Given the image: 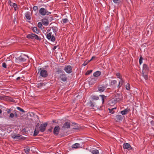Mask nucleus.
I'll list each match as a JSON object with an SVG mask.
<instances>
[{"mask_svg": "<svg viewBox=\"0 0 154 154\" xmlns=\"http://www.w3.org/2000/svg\"><path fill=\"white\" fill-rule=\"evenodd\" d=\"M143 60V58L141 56H140V59L139 60V62L140 64H141L142 63V60Z\"/></svg>", "mask_w": 154, "mask_h": 154, "instance_id": "79ce46f5", "label": "nucleus"}, {"mask_svg": "<svg viewBox=\"0 0 154 154\" xmlns=\"http://www.w3.org/2000/svg\"><path fill=\"white\" fill-rule=\"evenodd\" d=\"M58 79L63 82H65L67 80V78L66 75L63 73L60 74L58 77Z\"/></svg>", "mask_w": 154, "mask_h": 154, "instance_id": "f8f14e48", "label": "nucleus"}, {"mask_svg": "<svg viewBox=\"0 0 154 154\" xmlns=\"http://www.w3.org/2000/svg\"><path fill=\"white\" fill-rule=\"evenodd\" d=\"M63 24H64L67 23L68 21V20L66 18H65L62 19Z\"/></svg>", "mask_w": 154, "mask_h": 154, "instance_id": "473e14b6", "label": "nucleus"}, {"mask_svg": "<svg viewBox=\"0 0 154 154\" xmlns=\"http://www.w3.org/2000/svg\"><path fill=\"white\" fill-rule=\"evenodd\" d=\"M43 84V83H40L38 84V87H42Z\"/></svg>", "mask_w": 154, "mask_h": 154, "instance_id": "de8ad7c7", "label": "nucleus"}, {"mask_svg": "<svg viewBox=\"0 0 154 154\" xmlns=\"http://www.w3.org/2000/svg\"><path fill=\"white\" fill-rule=\"evenodd\" d=\"M101 74V72L100 71H97L94 73L93 76L95 77L99 76Z\"/></svg>", "mask_w": 154, "mask_h": 154, "instance_id": "412c9836", "label": "nucleus"}, {"mask_svg": "<svg viewBox=\"0 0 154 154\" xmlns=\"http://www.w3.org/2000/svg\"><path fill=\"white\" fill-rule=\"evenodd\" d=\"M70 128V124L69 122H66L62 126V128L63 130L66 129H68Z\"/></svg>", "mask_w": 154, "mask_h": 154, "instance_id": "ddd939ff", "label": "nucleus"}, {"mask_svg": "<svg viewBox=\"0 0 154 154\" xmlns=\"http://www.w3.org/2000/svg\"><path fill=\"white\" fill-rule=\"evenodd\" d=\"M42 24L45 26H48L49 24V21L48 19L44 18L42 19Z\"/></svg>", "mask_w": 154, "mask_h": 154, "instance_id": "f3484780", "label": "nucleus"}, {"mask_svg": "<svg viewBox=\"0 0 154 154\" xmlns=\"http://www.w3.org/2000/svg\"><path fill=\"white\" fill-rule=\"evenodd\" d=\"M114 98L118 102L120 101L123 100V97L121 94L117 93L115 96Z\"/></svg>", "mask_w": 154, "mask_h": 154, "instance_id": "1a4fd4ad", "label": "nucleus"}, {"mask_svg": "<svg viewBox=\"0 0 154 154\" xmlns=\"http://www.w3.org/2000/svg\"><path fill=\"white\" fill-rule=\"evenodd\" d=\"M11 112V110L10 109H8L7 111V112L9 113Z\"/></svg>", "mask_w": 154, "mask_h": 154, "instance_id": "3c124183", "label": "nucleus"}, {"mask_svg": "<svg viewBox=\"0 0 154 154\" xmlns=\"http://www.w3.org/2000/svg\"><path fill=\"white\" fill-rule=\"evenodd\" d=\"M38 73L40 75V76L43 78H46L48 75L47 71L46 70L41 68H38Z\"/></svg>", "mask_w": 154, "mask_h": 154, "instance_id": "f257e3e1", "label": "nucleus"}, {"mask_svg": "<svg viewBox=\"0 0 154 154\" xmlns=\"http://www.w3.org/2000/svg\"><path fill=\"white\" fill-rule=\"evenodd\" d=\"M130 147H131V146L129 143H125L123 144V148L124 149H128Z\"/></svg>", "mask_w": 154, "mask_h": 154, "instance_id": "5701e85b", "label": "nucleus"}, {"mask_svg": "<svg viewBox=\"0 0 154 154\" xmlns=\"http://www.w3.org/2000/svg\"><path fill=\"white\" fill-rule=\"evenodd\" d=\"M55 35L52 32H49L46 35L47 38L51 42H54L55 40Z\"/></svg>", "mask_w": 154, "mask_h": 154, "instance_id": "20e7f679", "label": "nucleus"}, {"mask_svg": "<svg viewBox=\"0 0 154 154\" xmlns=\"http://www.w3.org/2000/svg\"><path fill=\"white\" fill-rule=\"evenodd\" d=\"M91 152L93 154H99V151L97 149H94L92 150Z\"/></svg>", "mask_w": 154, "mask_h": 154, "instance_id": "7c9ffc66", "label": "nucleus"}, {"mask_svg": "<svg viewBox=\"0 0 154 154\" xmlns=\"http://www.w3.org/2000/svg\"><path fill=\"white\" fill-rule=\"evenodd\" d=\"M130 109H125L124 110L121 111V113L122 115H124L127 114L129 112Z\"/></svg>", "mask_w": 154, "mask_h": 154, "instance_id": "aec40b11", "label": "nucleus"}, {"mask_svg": "<svg viewBox=\"0 0 154 154\" xmlns=\"http://www.w3.org/2000/svg\"><path fill=\"white\" fill-rule=\"evenodd\" d=\"M42 23L41 22H38V27L40 28H42Z\"/></svg>", "mask_w": 154, "mask_h": 154, "instance_id": "a19ab883", "label": "nucleus"}, {"mask_svg": "<svg viewBox=\"0 0 154 154\" xmlns=\"http://www.w3.org/2000/svg\"><path fill=\"white\" fill-rule=\"evenodd\" d=\"M92 60V59H91L90 60H88V62H90V61H91Z\"/></svg>", "mask_w": 154, "mask_h": 154, "instance_id": "13d9d810", "label": "nucleus"}, {"mask_svg": "<svg viewBox=\"0 0 154 154\" xmlns=\"http://www.w3.org/2000/svg\"><path fill=\"white\" fill-rule=\"evenodd\" d=\"M20 79V77H17L16 79V80H19Z\"/></svg>", "mask_w": 154, "mask_h": 154, "instance_id": "5fc2aeb1", "label": "nucleus"}, {"mask_svg": "<svg viewBox=\"0 0 154 154\" xmlns=\"http://www.w3.org/2000/svg\"><path fill=\"white\" fill-rule=\"evenodd\" d=\"M33 9L35 11H36L38 10V7L37 6H35L33 7Z\"/></svg>", "mask_w": 154, "mask_h": 154, "instance_id": "37998d69", "label": "nucleus"}, {"mask_svg": "<svg viewBox=\"0 0 154 154\" xmlns=\"http://www.w3.org/2000/svg\"><path fill=\"white\" fill-rule=\"evenodd\" d=\"M106 87L105 86L101 85L98 88V91L100 92H103L106 89Z\"/></svg>", "mask_w": 154, "mask_h": 154, "instance_id": "6ab92c4d", "label": "nucleus"}, {"mask_svg": "<svg viewBox=\"0 0 154 154\" xmlns=\"http://www.w3.org/2000/svg\"><path fill=\"white\" fill-rule=\"evenodd\" d=\"M2 66L3 67L6 68L7 67V64L6 63L4 62L2 64Z\"/></svg>", "mask_w": 154, "mask_h": 154, "instance_id": "a18cd8bd", "label": "nucleus"}, {"mask_svg": "<svg viewBox=\"0 0 154 154\" xmlns=\"http://www.w3.org/2000/svg\"><path fill=\"white\" fill-rule=\"evenodd\" d=\"M38 11L40 15L43 16L48 15L51 13V12L48 11L46 9L44 8H40Z\"/></svg>", "mask_w": 154, "mask_h": 154, "instance_id": "f03ea898", "label": "nucleus"}, {"mask_svg": "<svg viewBox=\"0 0 154 154\" xmlns=\"http://www.w3.org/2000/svg\"><path fill=\"white\" fill-rule=\"evenodd\" d=\"M14 116L17 117V114L16 112L14 113Z\"/></svg>", "mask_w": 154, "mask_h": 154, "instance_id": "6e6d98bb", "label": "nucleus"}, {"mask_svg": "<svg viewBox=\"0 0 154 154\" xmlns=\"http://www.w3.org/2000/svg\"><path fill=\"white\" fill-rule=\"evenodd\" d=\"M72 68L70 65L66 66L64 69L65 71L67 73H70L72 72Z\"/></svg>", "mask_w": 154, "mask_h": 154, "instance_id": "9d476101", "label": "nucleus"}, {"mask_svg": "<svg viewBox=\"0 0 154 154\" xmlns=\"http://www.w3.org/2000/svg\"><path fill=\"white\" fill-rule=\"evenodd\" d=\"M80 146V144L79 143H75L72 146V147L73 148H79Z\"/></svg>", "mask_w": 154, "mask_h": 154, "instance_id": "bb28decb", "label": "nucleus"}, {"mask_svg": "<svg viewBox=\"0 0 154 154\" xmlns=\"http://www.w3.org/2000/svg\"><path fill=\"white\" fill-rule=\"evenodd\" d=\"M25 57L28 58L27 56L25 55H22L16 59V62L17 63H19L20 62H24L25 61L26 59L25 58Z\"/></svg>", "mask_w": 154, "mask_h": 154, "instance_id": "423d86ee", "label": "nucleus"}, {"mask_svg": "<svg viewBox=\"0 0 154 154\" xmlns=\"http://www.w3.org/2000/svg\"><path fill=\"white\" fill-rule=\"evenodd\" d=\"M116 109V108H113L111 109H109V112L110 113H111L112 114H113L115 112L114 111V109Z\"/></svg>", "mask_w": 154, "mask_h": 154, "instance_id": "72a5a7b5", "label": "nucleus"}, {"mask_svg": "<svg viewBox=\"0 0 154 154\" xmlns=\"http://www.w3.org/2000/svg\"><path fill=\"white\" fill-rule=\"evenodd\" d=\"M57 48V46H55L54 47L53 49L54 50H55L56 48Z\"/></svg>", "mask_w": 154, "mask_h": 154, "instance_id": "603ef678", "label": "nucleus"}, {"mask_svg": "<svg viewBox=\"0 0 154 154\" xmlns=\"http://www.w3.org/2000/svg\"><path fill=\"white\" fill-rule=\"evenodd\" d=\"M125 88L127 90H129L130 89V85L129 83H127L125 85Z\"/></svg>", "mask_w": 154, "mask_h": 154, "instance_id": "2f4dec72", "label": "nucleus"}, {"mask_svg": "<svg viewBox=\"0 0 154 154\" xmlns=\"http://www.w3.org/2000/svg\"><path fill=\"white\" fill-rule=\"evenodd\" d=\"M151 124L153 125H154V121H152L151 122Z\"/></svg>", "mask_w": 154, "mask_h": 154, "instance_id": "864d4df0", "label": "nucleus"}, {"mask_svg": "<svg viewBox=\"0 0 154 154\" xmlns=\"http://www.w3.org/2000/svg\"><path fill=\"white\" fill-rule=\"evenodd\" d=\"M95 57L94 56H93L91 58V59L93 60L95 58Z\"/></svg>", "mask_w": 154, "mask_h": 154, "instance_id": "4d7b16f0", "label": "nucleus"}, {"mask_svg": "<svg viewBox=\"0 0 154 154\" xmlns=\"http://www.w3.org/2000/svg\"><path fill=\"white\" fill-rule=\"evenodd\" d=\"M99 96L101 98L102 101V103H103L104 101V98L105 97V96L103 95H100Z\"/></svg>", "mask_w": 154, "mask_h": 154, "instance_id": "f704fd0d", "label": "nucleus"}, {"mask_svg": "<svg viewBox=\"0 0 154 154\" xmlns=\"http://www.w3.org/2000/svg\"><path fill=\"white\" fill-rule=\"evenodd\" d=\"M12 137L16 140L18 141L20 140H24L25 139V137L19 134H14L12 135Z\"/></svg>", "mask_w": 154, "mask_h": 154, "instance_id": "39448f33", "label": "nucleus"}, {"mask_svg": "<svg viewBox=\"0 0 154 154\" xmlns=\"http://www.w3.org/2000/svg\"><path fill=\"white\" fill-rule=\"evenodd\" d=\"M2 113V110L0 109V114Z\"/></svg>", "mask_w": 154, "mask_h": 154, "instance_id": "bf43d9fd", "label": "nucleus"}, {"mask_svg": "<svg viewBox=\"0 0 154 154\" xmlns=\"http://www.w3.org/2000/svg\"><path fill=\"white\" fill-rule=\"evenodd\" d=\"M116 76L118 78L120 79H122V75H121L120 73L119 72H118L116 74Z\"/></svg>", "mask_w": 154, "mask_h": 154, "instance_id": "e433bc0d", "label": "nucleus"}, {"mask_svg": "<svg viewBox=\"0 0 154 154\" xmlns=\"http://www.w3.org/2000/svg\"><path fill=\"white\" fill-rule=\"evenodd\" d=\"M32 30L33 32L36 33L37 34H38L39 33V29H38L37 27H33Z\"/></svg>", "mask_w": 154, "mask_h": 154, "instance_id": "393cba45", "label": "nucleus"}, {"mask_svg": "<svg viewBox=\"0 0 154 154\" xmlns=\"http://www.w3.org/2000/svg\"><path fill=\"white\" fill-rule=\"evenodd\" d=\"M14 117V114L13 113H11L9 116L10 118H12Z\"/></svg>", "mask_w": 154, "mask_h": 154, "instance_id": "49530a36", "label": "nucleus"}, {"mask_svg": "<svg viewBox=\"0 0 154 154\" xmlns=\"http://www.w3.org/2000/svg\"><path fill=\"white\" fill-rule=\"evenodd\" d=\"M39 131L38 128H35L33 136H37L38 134Z\"/></svg>", "mask_w": 154, "mask_h": 154, "instance_id": "a878e982", "label": "nucleus"}, {"mask_svg": "<svg viewBox=\"0 0 154 154\" xmlns=\"http://www.w3.org/2000/svg\"><path fill=\"white\" fill-rule=\"evenodd\" d=\"M60 128L59 126H56L54 129L53 133L54 134L57 135L59 134V131H60Z\"/></svg>", "mask_w": 154, "mask_h": 154, "instance_id": "4468645a", "label": "nucleus"}, {"mask_svg": "<svg viewBox=\"0 0 154 154\" xmlns=\"http://www.w3.org/2000/svg\"><path fill=\"white\" fill-rule=\"evenodd\" d=\"M92 98L93 100H97L99 99V97L98 96H94L92 97Z\"/></svg>", "mask_w": 154, "mask_h": 154, "instance_id": "ea45409f", "label": "nucleus"}, {"mask_svg": "<svg viewBox=\"0 0 154 154\" xmlns=\"http://www.w3.org/2000/svg\"><path fill=\"white\" fill-rule=\"evenodd\" d=\"M148 70V68L147 65L146 64H144L143 66V70Z\"/></svg>", "mask_w": 154, "mask_h": 154, "instance_id": "c756f323", "label": "nucleus"}, {"mask_svg": "<svg viewBox=\"0 0 154 154\" xmlns=\"http://www.w3.org/2000/svg\"><path fill=\"white\" fill-rule=\"evenodd\" d=\"M120 79V80L119 82V85L117 86V87L119 88L121 87V85H122L125 82L124 80L122 78Z\"/></svg>", "mask_w": 154, "mask_h": 154, "instance_id": "b1692460", "label": "nucleus"}, {"mask_svg": "<svg viewBox=\"0 0 154 154\" xmlns=\"http://www.w3.org/2000/svg\"><path fill=\"white\" fill-rule=\"evenodd\" d=\"M88 62H84L83 64H82V65L85 66L88 63Z\"/></svg>", "mask_w": 154, "mask_h": 154, "instance_id": "8fccbe9b", "label": "nucleus"}, {"mask_svg": "<svg viewBox=\"0 0 154 154\" xmlns=\"http://www.w3.org/2000/svg\"><path fill=\"white\" fill-rule=\"evenodd\" d=\"M25 17L27 20H30L31 19V14L29 11L26 12L25 14Z\"/></svg>", "mask_w": 154, "mask_h": 154, "instance_id": "2eb2a0df", "label": "nucleus"}, {"mask_svg": "<svg viewBox=\"0 0 154 154\" xmlns=\"http://www.w3.org/2000/svg\"><path fill=\"white\" fill-rule=\"evenodd\" d=\"M123 119V117L121 115H117L116 117V120L117 122L122 121Z\"/></svg>", "mask_w": 154, "mask_h": 154, "instance_id": "a211bd4d", "label": "nucleus"}, {"mask_svg": "<svg viewBox=\"0 0 154 154\" xmlns=\"http://www.w3.org/2000/svg\"><path fill=\"white\" fill-rule=\"evenodd\" d=\"M117 82V81L116 80H112L110 81L109 84L111 85H114Z\"/></svg>", "mask_w": 154, "mask_h": 154, "instance_id": "cd10ccee", "label": "nucleus"}, {"mask_svg": "<svg viewBox=\"0 0 154 154\" xmlns=\"http://www.w3.org/2000/svg\"><path fill=\"white\" fill-rule=\"evenodd\" d=\"M24 151L26 153H28L29 151V147H26L24 149Z\"/></svg>", "mask_w": 154, "mask_h": 154, "instance_id": "4c0bfd02", "label": "nucleus"}, {"mask_svg": "<svg viewBox=\"0 0 154 154\" xmlns=\"http://www.w3.org/2000/svg\"><path fill=\"white\" fill-rule=\"evenodd\" d=\"M26 38L28 39H35L38 41L41 40V39L40 37L38 36L36 34L33 33H30L28 34L26 36Z\"/></svg>", "mask_w": 154, "mask_h": 154, "instance_id": "7ed1b4c3", "label": "nucleus"}, {"mask_svg": "<svg viewBox=\"0 0 154 154\" xmlns=\"http://www.w3.org/2000/svg\"><path fill=\"white\" fill-rule=\"evenodd\" d=\"M88 80L89 82V85H92L94 84L97 80V77L94 78H88Z\"/></svg>", "mask_w": 154, "mask_h": 154, "instance_id": "0eeeda50", "label": "nucleus"}, {"mask_svg": "<svg viewBox=\"0 0 154 154\" xmlns=\"http://www.w3.org/2000/svg\"><path fill=\"white\" fill-rule=\"evenodd\" d=\"M142 76L143 77L145 80H146L148 79V75L146 74H144V73H143Z\"/></svg>", "mask_w": 154, "mask_h": 154, "instance_id": "58836bf2", "label": "nucleus"}, {"mask_svg": "<svg viewBox=\"0 0 154 154\" xmlns=\"http://www.w3.org/2000/svg\"><path fill=\"white\" fill-rule=\"evenodd\" d=\"M9 4L10 6L13 7L15 10H16V8H17V5L16 4L11 2V1H9Z\"/></svg>", "mask_w": 154, "mask_h": 154, "instance_id": "4be33fe9", "label": "nucleus"}, {"mask_svg": "<svg viewBox=\"0 0 154 154\" xmlns=\"http://www.w3.org/2000/svg\"><path fill=\"white\" fill-rule=\"evenodd\" d=\"M73 129H77V128H73Z\"/></svg>", "mask_w": 154, "mask_h": 154, "instance_id": "680f3d73", "label": "nucleus"}, {"mask_svg": "<svg viewBox=\"0 0 154 154\" xmlns=\"http://www.w3.org/2000/svg\"><path fill=\"white\" fill-rule=\"evenodd\" d=\"M119 0H113V2L115 3H118Z\"/></svg>", "mask_w": 154, "mask_h": 154, "instance_id": "09e8293b", "label": "nucleus"}, {"mask_svg": "<svg viewBox=\"0 0 154 154\" xmlns=\"http://www.w3.org/2000/svg\"><path fill=\"white\" fill-rule=\"evenodd\" d=\"M118 101L116 100L113 97L109 101V103L110 105H113L116 103Z\"/></svg>", "mask_w": 154, "mask_h": 154, "instance_id": "dca6fc26", "label": "nucleus"}, {"mask_svg": "<svg viewBox=\"0 0 154 154\" xmlns=\"http://www.w3.org/2000/svg\"><path fill=\"white\" fill-rule=\"evenodd\" d=\"M58 30V28L57 27L52 26L51 27L50 30L48 29L47 30V33H48V32H52L54 34V35H56Z\"/></svg>", "mask_w": 154, "mask_h": 154, "instance_id": "6e6552de", "label": "nucleus"}, {"mask_svg": "<svg viewBox=\"0 0 154 154\" xmlns=\"http://www.w3.org/2000/svg\"><path fill=\"white\" fill-rule=\"evenodd\" d=\"M92 70H88L86 73V75H88L90 74L92 72Z\"/></svg>", "mask_w": 154, "mask_h": 154, "instance_id": "c03bdc74", "label": "nucleus"}, {"mask_svg": "<svg viewBox=\"0 0 154 154\" xmlns=\"http://www.w3.org/2000/svg\"><path fill=\"white\" fill-rule=\"evenodd\" d=\"M16 108L17 110L23 112H25V111H24V110L23 109L19 107H17Z\"/></svg>", "mask_w": 154, "mask_h": 154, "instance_id": "c9c22d12", "label": "nucleus"}, {"mask_svg": "<svg viewBox=\"0 0 154 154\" xmlns=\"http://www.w3.org/2000/svg\"><path fill=\"white\" fill-rule=\"evenodd\" d=\"M90 107H91V108L95 110L97 109V107L95 106L92 102H91L90 103Z\"/></svg>", "mask_w": 154, "mask_h": 154, "instance_id": "c85d7f7f", "label": "nucleus"}, {"mask_svg": "<svg viewBox=\"0 0 154 154\" xmlns=\"http://www.w3.org/2000/svg\"><path fill=\"white\" fill-rule=\"evenodd\" d=\"M47 124H48L47 123H45L42 124H41L39 127L40 131L41 132H42L45 131Z\"/></svg>", "mask_w": 154, "mask_h": 154, "instance_id": "9b49d317", "label": "nucleus"}, {"mask_svg": "<svg viewBox=\"0 0 154 154\" xmlns=\"http://www.w3.org/2000/svg\"><path fill=\"white\" fill-rule=\"evenodd\" d=\"M72 124L75 125L76 124V123H73Z\"/></svg>", "mask_w": 154, "mask_h": 154, "instance_id": "052dcab7", "label": "nucleus"}]
</instances>
